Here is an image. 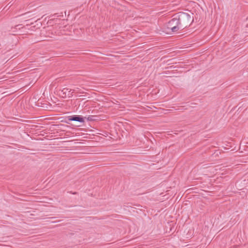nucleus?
I'll return each mask as SVG.
<instances>
[{"label": "nucleus", "mask_w": 248, "mask_h": 248, "mask_svg": "<svg viewBox=\"0 0 248 248\" xmlns=\"http://www.w3.org/2000/svg\"><path fill=\"white\" fill-rule=\"evenodd\" d=\"M175 15L183 29L189 27L194 21L193 14L191 13L179 12Z\"/></svg>", "instance_id": "1"}, {"label": "nucleus", "mask_w": 248, "mask_h": 248, "mask_svg": "<svg viewBox=\"0 0 248 248\" xmlns=\"http://www.w3.org/2000/svg\"><path fill=\"white\" fill-rule=\"evenodd\" d=\"M166 31L168 32H176L180 30H183L179 21L174 15L172 18L166 24Z\"/></svg>", "instance_id": "2"}, {"label": "nucleus", "mask_w": 248, "mask_h": 248, "mask_svg": "<svg viewBox=\"0 0 248 248\" xmlns=\"http://www.w3.org/2000/svg\"><path fill=\"white\" fill-rule=\"evenodd\" d=\"M67 119L69 121H77L80 123L84 122V118L80 115H73L67 117Z\"/></svg>", "instance_id": "3"}, {"label": "nucleus", "mask_w": 248, "mask_h": 248, "mask_svg": "<svg viewBox=\"0 0 248 248\" xmlns=\"http://www.w3.org/2000/svg\"><path fill=\"white\" fill-rule=\"evenodd\" d=\"M71 90H69V89L66 88H63L62 90V92L63 93V94H64L65 96H66L67 93L69 96H72L73 92L71 93Z\"/></svg>", "instance_id": "4"}, {"label": "nucleus", "mask_w": 248, "mask_h": 248, "mask_svg": "<svg viewBox=\"0 0 248 248\" xmlns=\"http://www.w3.org/2000/svg\"><path fill=\"white\" fill-rule=\"evenodd\" d=\"M88 121H94L96 120V116L94 115H89L87 117H85Z\"/></svg>", "instance_id": "5"}]
</instances>
